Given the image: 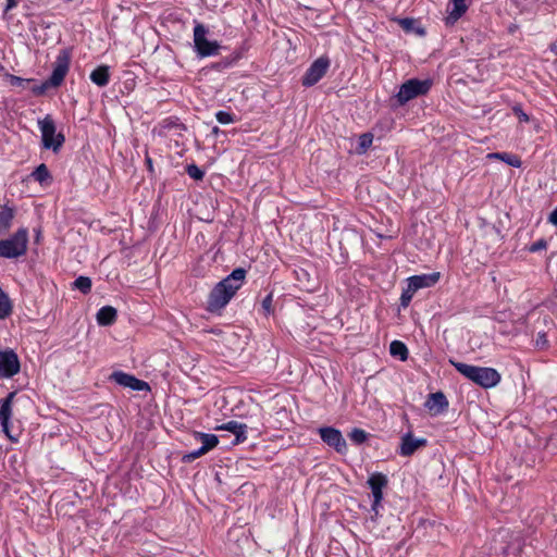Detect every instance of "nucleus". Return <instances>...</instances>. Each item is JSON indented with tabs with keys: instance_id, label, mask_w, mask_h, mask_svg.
<instances>
[{
	"instance_id": "1",
	"label": "nucleus",
	"mask_w": 557,
	"mask_h": 557,
	"mask_svg": "<svg viewBox=\"0 0 557 557\" xmlns=\"http://www.w3.org/2000/svg\"><path fill=\"white\" fill-rule=\"evenodd\" d=\"M245 277L246 271L242 268H237L224 280L219 282L209 294L208 310L214 312L224 308L242 287Z\"/></svg>"
},
{
	"instance_id": "2",
	"label": "nucleus",
	"mask_w": 557,
	"mask_h": 557,
	"mask_svg": "<svg viewBox=\"0 0 557 557\" xmlns=\"http://www.w3.org/2000/svg\"><path fill=\"white\" fill-rule=\"evenodd\" d=\"M450 362L460 374L483 388L495 387L502 380L499 372L494 368L476 367L463 362Z\"/></svg>"
},
{
	"instance_id": "3",
	"label": "nucleus",
	"mask_w": 557,
	"mask_h": 557,
	"mask_svg": "<svg viewBox=\"0 0 557 557\" xmlns=\"http://www.w3.org/2000/svg\"><path fill=\"white\" fill-rule=\"evenodd\" d=\"M28 231L18 228L11 237L0 240V258L15 259L27 251Z\"/></svg>"
},
{
	"instance_id": "4",
	"label": "nucleus",
	"mask_w": 557,
	"mask_h": 557,
	"mask_svg": "<svg viewBox=\"0 0 557 557\" xmlns=\"http://www.w3.org/2000/svg\"><path fill=\"white\" fill-rule=\"evenodd\" d=\"M70 69V58L66 52H62L58 55L54 63V67L50 77L40 85H33L32 91L36 96L44 95L50 87H59L64 77L66 76Z\"/></svg>"
},
{
	"instance_id": "5",
	"label": "nucleus",
	"mask_w": 557,
	"mask_h": 557,
	"mask_svg": "<svg viewBox=\"0 0 557 557\" xmlns=\"http://www.w3.org/2000/svg\"><path fill=\"white\" fill-rule=\"evenodd\" d=\"M38 126L41 133V144L45 149H51L54 152L59 151L64 144V135L57 133L55 123L51 115H46L38 121Z\"/></svg>"
},
{
	"instance_id": "6",
	"label": "nucleus",
	"mask_w": 557,
	"mask_h": 557,
	"mask_svg": "<svg viewBox=\"0 0 557 557\" xmlns=\"http://www.w3.org/2000/svg\"><path fill=\"white\" fill-rule=\"evenodd\" d=\"M209 30L203 24H196L194 27V47L200 58H207L219 54L220 44L215 40H208Z\"/></svg>"
},
{
	"instance_id": "7",
	"label": "nucleus",
	"mask_w": 557,
	"mask_h": 557,
	"mask_svg": "<svg viewBox=\"0 0 557 557\" xmlns=\"http://www.w3.org/2000/svg\"><path fill=\"white\" fill-rule=\"evenodd\" d=\"M432 82L430 79L420 81L411 78L399 87L396 99L400 106H404L408 101L425 95L430 90Z\"/></svg>"
},
{
	"instance_id": "8",
	"label": "nucleus",
	"mask_w": 557,
	"mask_h": 557,
	"mask_svg": "<svg viewBox=\"0 0 557 557\" xmlns=\"http://www.w3.org/2000/svg\"><path fill=\"white\" fill-rule=\"evenodd\" d=\"M329 66L330 60L327 58L321 57L317 59L302 77V85L309 87L317 84L325 75Z\"/></svg>"
},
{
	"instance_id": "9",
	"label": "nucleus",
	"mask_w": 557,
	"mask_h": 557,
	"mask_svg": "<svg viewBox=\"0 0 557 557\" xmlns=\"http://www.w3.org/2000/svg\"><path fill=\"white\" fill-rule=\"evenodd\" d=\"M319 434L322 441L333 447L337 453L343 454L346 451V441L339 430L332 426H324L319 429Z\"/></svg>"
},
{
	"instance_id": "10",
	"label": "nucleus",
	"mask_w": 557,
	"mask_h": 557,
	"mask_svg": "<svg viewBox=\"0 0 557 557\" xmlns=\"http://www.w3.org/2000/svg\"><path fill=\"white\" fill-rule=\"evenodd\" d=\"M20 372V360L13 350L0 351V376L12 377Z\"/></svg>"
},
{
	"instance_id": "11",
	"label": "nucleus",
	"mask_w": 557,
	"mask_h": 557,
	"mask_svg": "<svg viewBox=\"0 0 557 557\" xmlns=\"http://www.w3.org/2000/svg\"><path fill=\"white\" fill-rule=\"evenodd\" d=\"M387 482L386 475L380 472L371 474L368 480L373 495L372 510L375 513H377V508L383 499V488L387 485Z\"/></svg>"
},
{
	"instance_id": "12",
	"label": "nucleus",
	"mask_w": 557,
	"mask_h": 557,
	"mask_svg": "<svg viewBox=\"0 0 557 557\" xmlns=\"http://www.w3.org/2000/svg\"><path fill=\"white\" fill-rule=\"evenodd\" d=\"M111 379L119 385L128 387L133 391H148L149 385L147 382L141 381L134 375L124 373L122 371L113 372Z\"/></svg>"
},
{
	"instance_id": "13",
	"label": "nucleus",
	"mask_w": 557,
	"mask_h": 557,
	"mask_svg": "<svg viewBox=\"0 0 557 557\" xmlns=\"http://www.w3.org/2000/svg\"><path fill=\"white\" fill-rule=\"evenodd\" d=\"M14 397H15V393L14 392L10 393L4 399L1 400V405H0V423L2 426V431L5 433V435L11 441H16V438H14L11 435L10 426H9V421L12 416V401H13Z\"/></svg>"
},
{
	"instance_id": "14",
	"label": "nucleus",
	"mask_w": 557,
	"mask_h": 557,
	"mask_svg": "<svg viewBox=\"0 0 557 557\" xmlns=\"http://www.w3.org/2000/svg\"><path fill=\"white\" fill-rule=\"evenodd\" d=\"M426 445L425 438H414L410 433L406 434L401 438L400 455L408 457L416 453L422 446Z\"/></svg>"
},
{
	"instance_id": "15",
	"label": "nucleus",
	"mask_w": 557,
	"mask_h": 557,
	"mask_svg": "<svg viewBox=\"0 0 557 557\" xmlns=\"http://www.w3.org/2000/svg\"><path fill=\"white\" fill-rule=\"evenodd\" d=\"M440 280V273H431V274H422V275H413L408 278V284L411 286V289L416 292L420 288H425L433 286Z\"/></svg>"
},
{
	"instance_id": "16",
	"label": "nucleus",
	"mask_w": 557,
	"mask_h": 557,
	"mask_svg": "<svg viewBox=\"0 0 557 557\" xmlns=\"http://www.w3.org/2000/svg\"><path fill=\"white\" fill-rule=\"evenodd\" d=\"M215 429L232 432L235 435V441L233 442L234 444L243 443L247 438V436H246L247 425L239 423L237 421H234V420L228 421L222 425H219Z\"/></svg>"
},
{
	"instance_id": "17",
	"label": "nucleus",
	"mask_w": 557,
	"mask_h": 557,
	"mask_svg": "<svg viewBox=\"0 0 557 557\" xmlns=\"http://www.w3.org/2000/svg\"><path fill=\"white\" fill-rule=\"evenodd\" d=\"M468 10L466 0H450L448 4L447 24H455Z\"/></svg>"
},
{
	"instance_id": "18",
	"label": "nucleus",
	"mask_w": 557,
	"mask_h": 557,
	"mask_svg": "<svg viewBox=\"0 0 557 557\" xmlns=\"http://www.w3.org/2000/svg\"><path fill=\"white\" fill-rule=\"evenodd\" d=\"M15 210L8 206H0V237L5 235L12 226Z\"/></svg>"
},
{
	"instance_id": "19",
	"label": "nucleus",
	"mask_w": 557,
	"mask_h": 557,
	"mask_svg": "<svg viewBox=\"0 0 557 557\" xmlns=\"http://www.w3.org/2000/svg\"><path fill=\"white\" fill-rule=\"evenodd\" d=\"M426 407L436 413L444 411L448 407V401L442 392L433 393L429 396Z\"/></svg>"
},
{
	"instance_id": "20",
	"label": "nucleus",
	"mask_w": 557,
	"mask_h": 557,
	"mask_svg": "<svg viewBox=\"0 0 557 557\" xmlns=\"http://www.w3.org/2000/svg\"><path fill=\"white\" fill-rule=\"evenodd\" d=\"M116 309L111 306H104L99 309L97 313V322L99 325L107 326L111 325L116 320Z\"/></svg>"
},
{
	"instance_id": "21",
	"label": "nucleus",
	"mask_w": 557,
	"mask_h": 557,
	"mask_svg": "<svg viewBox=\"0 0 557 557\" xmlns=\"http://www.w3.org/2000/svg\"><path fill=\"white\" fill-rule=\"evenodd\" d=\"M90 79L99 87H104L109 84L110 73L108 65H99L90 73Z\"/></svg>"
},
{
	"instance_id": "22",
	"label": "nucleus",
	"mask_w": 557,
	"mask_h": 557,
	"mask_svg": "<svg viewBox=\"0 0 557 557\" xmlns=\"http://www.w3.org/2000/svg\"><path fill=\"white\" fill-rule=\"evenodd\" d=\"M195 438L201 442V451H205L206 454L219 444V438L214 434L196 432Z\"/></svg>"
},
{
	"instance_id": "23",
	"label": "nucleus",
	"mask_w": 557,
	"mask_h": 557,
	"mask_svg": "<svg viewBox=\"0 0 557 557\" xmlns=\"http://www.w3.org/2000/svg\"><path fill=\"white\" fill-rule=\"evenodd\" d=\"M486 158L491 159V160H493V159L502 160L505 163H507L508 165L513 166V168H520L522 164V162L518 156L508 153V152H491L486 156Z\"/></svg>"
},
{
	"instance_id": "24",
	"label": "nucleus",
	"mask_w": 557,
	"mask_h": 557,
	"mask_svg": "<svg viewBox=\"0 0 557 557\" xmlns=\"http://www.w3.org/2000/svg\"><path fill=\"white\" fill-rule=\"evenodd\" d=\"M12 311H13L12 301H11L10 297L8 296V294H5L2 290V288L0 287V320H4L8 317H10Z\"/></svg>"
},
{
	"instance_id": "25",
	"label": "nucleus",
	"mask_w": 557,
	"mask_h": 557,
	"mask_svg": "<svg viewBox=\"0 0 557 557\" xmlns=\"http://www.w3.org/2000/svg\"><path fill=\"white\" fill-rule=\"evenodd\" d=\"M389 352L393 357L399 358L401 361L408 358V348L400 341H393L389 345Z\"/></svg>"
},
{
	"instance_id": "26",
	"label": "nucleus",
	"mask_w": 557,
	"mask_h": 557,
	"mask_svg": "<svg viewBox=\"0 0 557 557\" xmlns=\"http://www.w3.org/2000/svg\"><path fill=\"white\" fill-rule=\"evenodd\" d=\"M32 176L35 181L39 182L40 184H44L48 180H50V173L48 171L47 165L44 163H41L35 169V171L32 173Z\"/></svg>"
},
{
	"instance_id": "27",
	"label": "nucleus",
	"mask_w": 557,
	"mask_h": 557,
	"mask_svg": "<svg viewBox=\"0 0 557 557\" xmlns=\"http://www.w3.org/2000/svg\"><path fill=\"white\" fill-rule=\"evenodd\" d=\"M73 285L83 294H88L91 289V280L87 276H79L74 281Z\"/></svg>"
},
{
	"instance_id": "28",
	"label": "nucleus",
	"mask_w": 557,
	"mask_h": 557,
	"mask_svg": "<svg viewBox=\"0 0 557 557\" xmlns=\"http://www.w3.org/2000/svg\"><path fill=\"white\" fill-rule=\"evenodd\" d=\"M373 143V135L371 133H364L359 137L358 152L364 153Z\"/></svg>"
},
{
	"instance_id": "29",
	"label": "nucleus",
	"mask_w": 557,
	"mask_h": 557,
	"mask_svg": "<svg viewBox=\"0 0 557 557\" xmlns=\"http://www.w3.org/2000/svg\"><path fill=\"white\" fill-rule=\"evenodd\" d=\"M348 436L354 443L360 445L366 442L368 434L362 429L356 428L351 430Z\"/></svg>"
},
{
	"instance_id": "30",
	"label": "nucleus",
	"mask_w": 557,
	"mask_h": 557,
	"mask_svg": "<svg viewBox=\"0 0 557 557\" xmlns=\"http://www.w3.org/2000/svg\"><path fill=\"white\" fill-rule=\"evenodd\" d=\"M9 82L12 86L26 88L27 85L34 83L33 78H22L20 76L10 75Z\"/></svg>"
},
{
	"instance_id": "31",
	"label": "nucleus",
	"mask_w": 557,
	"mask_h": 557,
	"mask_svg": "<svg viewBox=\"0 0 557 557\" xmlns=\"http://www.w3.org/2000/svg\"><path fill=\"white\" fill-rule=\"evenodd\" d=\"M186 172H187V174H188L191 178H194V180H196V181H200V180H202V178H203V175H205L203 171H202V170H200L196 164H189V165H187V168H186Z\"/></svg>"
},
{
	"instance_id": "32",
	"label": "nucleus",
	"mask_w": 557,
	"mask_h": 557,
	"mask_svg": "<svg viewBox=\"0 0 557 557\" xmlns=\"http://www.w3.org/2000/svg\"><path fill=\"white\" fill-rule=\"evenodd\" d=\"M549 342L545 332H539L535 337V347L543 350L548 348Z\"/></svg>"
},
{
	"instance_id": "33",
	"label": "nucleus",
	"mask_w": 557,
	"mask_h": 557,
	"mask_svg": "<svg viewBox=\"0 0 557 557\" xmlns=\"http://www.w3.org/2000/svg\"><path fill=\"white\" fill-rule=\"evenodd\" d=\"M416 290L411 289V286L408 284L407 289H405L400 296V304L403 307H408L410 304Z\"/></svg>"
},
{
	"instance_id": "34",
	"label": "nucleus",
	"mask_w": 557,
	"mask_h": 557,
	"mask_svg": "<svg viewBox=\"0 0 557 557\" xmlns=\"http://www.w3.org/2000/svg\"><path fill=\"white\" fill-rule=\"evenodd\" d=\"M215 117L221 124H231L235 121L233 114L226 111L216 112Z\"/></svg>"
},
{
	"instance_id": "35",
	"label": "nucleus",
	"mask_w": 557,
	"mask_h": 557,
	"mask_svg": "<svg viewBox=\"0 0 557 557\" xmlns=\"http://www.w3.org/2000/svg\"><path fill=\"white\" fill-rule=\"evenodd\" d=\"M205 454H206L205 451H201V448H198L196 450H193V451L184 455L183 461L191 462V461L196 460L197 458L201 457Z\"/></svg>"
},
{
	"instance_id": "36",
	"label": "nucleus",
	"mask_w": 557,
	"mask_h": 557,
	"mask_svg": "<svg viewBox=\"0 0 557 557\" xmlns=\"http://www.w3.org/2000/svg\"><path fill=\"white\" fill-rule=\"evenodd\" d=\"M512 111H513L515 115L519 119V121L525 122V123L529 122V115L523 112L521 107L515 106L512 108Z\"/></svg>"
},
{
	"instance_id": "37",
	"label": "nucleus",
	"mask_w": 557,
	"mask_h": 557,
	"mask_svg": "<svg viewBox=\"0 0 557 557\" xmlns=\"http://www.w3.org/2000/svg\"><path fill=\"white\" fill-rule=\"evenodd\" d=\"M547 247V243L546 240L544 239H540V240H536L535 243H533L530 247V251L531 252H536V251H540L542 249H545Z\"/></svg>"
},
{
	"instance_id": "38",
	"label": "nucleus",
	"mask_w": 557,
	"mask_h": 557,
	"mask_svg": "<svg viewBox=\"0 0 557 557\" xmlns=\"http://www.w3.org/2000/svg\"><path fill=\"white\" fill-rule=\"evenodd\" d=\"M262 308L264 309L265 313L269 314L271 313L272 311V295H268L263 300H262Z\"/></svg>"
},
{
	"instance_id": "39",
	"label": "nucleus",
	"mask_w": 557,
	"mask_h": 557,
	"mask_svg": "<svg viewBox=\"0 0 557 557\" xmlns=\"http://www.w3.org/2000/svg\"><path fill=\"white\" fill-rule=\"evenodd\" d=\"M548 221L554 224V225H557V208L553 210V212L549 214L548 216Z\"/></svg>"
},
{
	"instance_id": "40",
	"label": "nucleus",
	"mask_w": 557,
	"mask_h": 557,
	"mask_svg": "<svg viewBox=\"0 0 557 557\" xmlns=\"http://www.w3.org/2000/svg\"><path fill=\"white\" fill-rule=\"evenodd\" d=\"M16 1L15 0H7V7H5V12L12 10L13 8L16 7Z\"/></svg>"
},
{
	"instance_id": "41",
	"label": "nucleus",
	"mask_w": 557,
	"mask_h": 557,
	"mask_svg": "<svg viewBox=\"0 0 557 557\" xmlns=\"http://www.w3.org/2000/svg\"><path fill=\"white\" fill-rule=\"evenodd\" d=\"M411 23H412V21H411V20H408V18H406V20H404V21L401 22V24H403V26H404L405 28H408V27H409V25H410Z\"/></svg>"
},
{
	"instance_id": "42",
	"label": "nucleus",
	"mask_w": 557,
	"mask_h": 557,
	"mask_svg": "<svg viewBox=\"0 0 557 557\" xmlns=\"http://www.w3.org/2000/svg\"><path fill=\"white\" fill-rule=\"evenodd\" d=\"M212 133L218 134L219 133V127L214 126L213 129H212Z\"/></svg>"
},
{
	"instance_id": "43",
	"label": "nucleus",
	"mask_w": 557,
	"mask_h": 557,
	"mask_svg": "<svg viewBox=\"0 0 557 557\" xmlns=\"http://www.w3.org/2000/svg\"><path fill=\"white\" fill-rule=\"evenodd\" d=\"M147 163H148L149 168H151V160L150 159H147Z\"/></svg>"
},
{
	"instance_id": "44",
	"label": "nucleus",
	"mask_w": 557,
	"mask_h": 557,
	"mask_svg": "<svg viewBox=\"0 0 557 557\" xmlns=\"http://www.w3.org/2000/svg\"><path fill=\"white\" fill-rule=\"evenodd\" d=\"M553 49H557V41L553 45Z\"/></svg>"
}]
</instances>
